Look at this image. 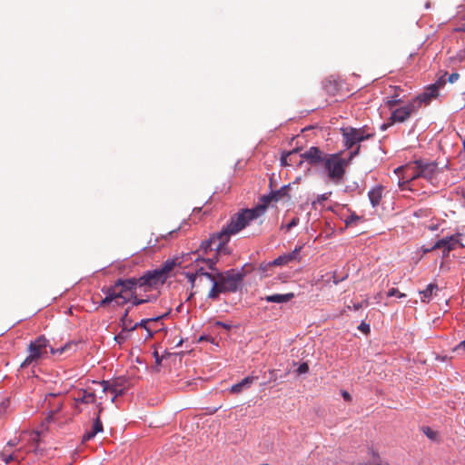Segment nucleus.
<instances>
[{"label": "nucleus", "mask_w": 465, "mask_h": 465, "mask_svg": "<svg viewBox=\"0 0 465 465\" xmlns=\"http://www.w3.org/2000/svg\"><path fill=\"white\" fill-rule=\"evenodd\" d=\"M96 396L94 391L90 390H78L74 400L76 403H94L95 401Z\"/></svg>", "instance_id": "nucleus-18"}, {"label": "nucleus", "mask_w": 465, "mask_h": 465, "mask_svg": "<svg viewBox=\"0 0 465 465\" xmlns=\"http://www.w3.org/2000/svg\"><path fill=\"white\" fill-rule=\"evenodd\" d=\"M342 396H343L344 400H346V401H350L351 399V395L347 391H344L342 393Z\"/></svg>", "instance_id": "nucleus-47"}, {"label": "nucleus", "mask_w": 465, "mask_h": 465, "mask_svg": "<svg viewBox=\"0 0 465 465\" xmlns=\"http://www.w3.org/2000/svg\"><path fill=\"white\" fill-rule=\"evenodd\" d=\"M356 220H359V217L358 216H355V215H351L347 221H346V224L347 225H350L352 222L356 221Z\"/></svg>", "instance_id": "nucleus-42"}, {"label": "nucleus", "mask_w": 465, "mask_h": 465, "mask_svg": "<svg viewBox=\"0 0 465 465\" xmlns=\"http://www.w3.org/2000/svg\"><path fill=\"white\" fill-rule=\"evenodd\" d=\"M460 237V234H453L451 236L440 239L435 242L431 250L441 249L443 257H447L450 251L456 249L459 246L463 247Z\"/></svg>", "instance_id": "nucleus-11"}, {"label": "nucleus", "mask_w": 465, "mask_h": 465, "mask_svg": "<svg viewBox=\"0 0 465 465\" xmlns=\"http://www.w3.org/2000/svg\"><path fill=\"white\" fill-rule=\"evenodd\" d=\"M30 440L32 443L38 445L40 442V433L38 431H33L31 433Z\"/></svg>", "instance_id": "nucleus-33"}, {"label": "nucleus", "mask_w": 465, "mask_h": 465, "mask_svg": "<svg viewBox=\"0 0 465 465\" xmlns=\"http://www.w3.org/2000/svg\"><path fill=\"white\" fill-rule=\"evenodd\" d=\"M297 152H298V150L294 149V150L290 151V152L286 153L285 154H283L281 158L282 165H283V166L292 165V163H291L292 156L293 154H295Z\"/></svg>", "instance_id": "nucleus-28"}, {"label": "nucleus", "mask_w": 465, "mask_h": 465, "mask_svg": "<svg viewBox=\"0 0 465 465\" xmlns=\"http://www.w3.org/2000/svg\"><path fill=\"white\" fill-rule=\"evenodd\" d=\"M129 311L128 309L125 311L124 314L122 317V327L123 331H131L137 328V325L132 324V320L128 317Z\"/></svg>", "instance_id": "nucleus-26"}, {"label": "nucleus", "mask_w": 465, "mask_h": 465, "mask_svg": "<svg viewBox=\"0 0 465 465\" xmlns=\"http://www.w3.org/2000/svg\"><path fill=\"white\" fill-rule=\"evenodd\" d=\"M163 317V316H159L151 319H143L140 322H136L134 325H137V328L142 327L145 329L146 331L148 332V338H152L153 336V333L160 330V328L157 329V327L153 325H157Z\"/></svg>", "instance_id": "nucleus-17"}, {"label": "nucleus", "mask_w": 465, "mask_h": 465, "mask_svg": "<svg viewBox=\"0 0 465 465\" xmlns=\"http://www.w3.org/2000/svg\"><path fill=\"white\" fill-rule=\"evenodd\" d=\"M255 380L256 378L253 376L245 377L240 382L233 384L230 388V392L234 394L241 393L244 389L249 388Z\"/></svg>", "instance_id": "nucleus-19"}, {"label": "nucleus", "mask_w": 465, "mask_h": 465, "mask_svg": "<svg viewBox=\"0 0 465 465\" xmlns=\"http://www.w3.org/2000/svg\"><path fill=\"white\" fill-rule=\"evenodd\" d=\"M176 266L174 260H167L159 268L146 272L140 278H136V284L143 292H149L162 286L167 280L169 273Z\"/></svg>", "instance_id": "nucleus-7"}, {"label": "nucleus", "mask_w": 465, "mask_h": 465, "mask_svg": "<svg viewBox=\"0 0 465 465\" xmlns=\"http://www.w3.org/2000/svg\"><path fill=\"white\" fill-rule=\"evenodd\" d=\"M341 134L343 138L344 146L351 149L359 143L373 136L372 134L366 132L365 128H353L351 126L341 128Z\"/></svg>", "instance_id": "nucleus-9"}, {"label": "nucleus", "mask_w": 465, "mask_h": 465, "mask_svg": "<svg viewBox=\"0 0 465 465\" xmlns=\"http://www.w3.org/2000/svg\"><path fill=\"white\" fill-rule=\"evenodd\" d=\"M330 194H331V193H324V194L321 195L320 200H322V201H325V200H327V199L329 198V195H330Z\"/></svg>", "instance_id": "nucleus-48"}, {"label": "nucleus", "mask_w": 465, "mask_h": 465, "mask_svg": "<svg viewBox=\"0 0 465 465\" xmlns=\"http://www.w3.org/2000/svg\"><path fill=\"white\" fill-rule=\"evenodd\" d=\"M153 357H154V359H155V363H156L157 365H160V364H161V362H162V357L159 355L158 351H155L153 352Z\"/></svg>", "instance_id": "nucleus-41"}, {"label": "nucleus", "mask_w": 465, "mask_h": 465, "mask_svg": "<svg viewBox=\"0 0 465 465\" xmlns=\"http://www.w3.org/2000/svg\"><path fill=\"white\" fill-rule=\"evenodd\" d=\"M393 296H397L398 298H403L406 296V294L403 292H401L396 288H391V290L388 291L387 297H393Z\"/></svg>", "instance_id": "nucleus-31"}, {"label": "nucleus", "mask_w": 465, "mask_h": 465, "mask_svg": "<svg viewBox=\"0 0 465 465\" xmlns=\"http://www.w3.org/2000/svg\"><path fill=\"white\" fill-rule=\"evenodd\" d=\"M195 262L198 263L200 262H203L207 264L208 268L211 269V270H214L213 266L215 264V262H213L212 259H208V260H204V259H199V258H196L195 259Z\"/></svg>", "instance_id": "nucleus-34"}, {"label": "nucleus", "mask_w": 465, "mask_h": 465, "mask_svg": "<svg viewBox=\"0 0 465 465\" xmlns=\"http://www.w3.org/2000/svg\"><path fill=\"white\" fill-rule=\"evenodd\" d=\"M362 465H380V464H379V461L377 460L376 462H373V463H371V464H367V463H366V464H362Z\"/></svg>", "instance_id": "nucleus-51"}, {"label": "nucleus", "mask_w": 465, "mask_h": 465, "mask_svg": "<svg viewBox=\"0 0 465 465\" xmlns=\"http://www.w3.org/2000/svg\"><path fill=\"white\" fill-rule=\"evenodd\" d=\"M360 146L350 153L349 159H344L341 153H325L319 147L312 146L304 153H301L302 160L308 162L311 165H321L322 173L329 181L334 184H340L343 182L346 168L350 161L359 153Z\"/></svg>", "instance_id": "nucleus-2"}, {"label": "nucleus", "mask_w": 465, "mask_h": 465, "mask_svg": "<svg viewBox=\"0 0 465 465\" xmlns=\"http://www.w3.org/2000/svg\"><path fill=\"white\" fill-rule=\"evenodd\" d=\"M262 465H269V464H262Z\"/></svg>", "instance_id": "nucleus-54"}, {"label": "nucleus", "mask_w": 465, "mask_h": 465, "mask_svg": "<svg viewBox=\"0 0 465 465\" xmlns=\"http://www.w3.org/2000/svg\"><path fill=\"white\" fill-rule=\"evenodd\" d=\"M463 149L465 151V141L463 142Z\"/></svg>", "instance_id": "nucleus-53"}, {"label": "nucleus", "mask_w": 465, "mask_h": 465, "mask_svg": "<svg viewBox=\"0 0 465 465\" xmlns=\"http://www.w3.org/2000/svg\"><path fill=\"white\" fill-rule=\"evenodd\" d=\"M358 329H359L361 332H363V333H365V334L369 333V332H370V331H371V329H370V325H369V324H367V323H365L364 322H362L359 325Z\"/></svg>", "instance_id": "nucleus-37"}, {"label": "nucleus", "mask_w": 465, "mask_h": 465, "mask_svg": "<svg viewBox=\"0 0 465 465\" xmlns=\"http://www.w3.org/2000/svg\"><path fill=\"white\" fill-rule=\"evenodd\" d=\"M274 202L272 193L263 195L261 202L254 208L242 209L231 217V231L241 232L246 228L252 221L263 215L267 210L268 205Z\"/></svg>", "instance_id": "nucleus-5"}, {"label": "nucleus", "mask_w": 465, "mask_h": 465, "mask_svg": "<svg viewBox=\"0 0 465 465\" xmlns=\"http://www.w3.org/2000/svg\"><path fill=\"white\" fill-rule=\"evenodd\" d=\"M274 202L272 193L263 195L261 202L254 208L242 209L231 217V231L241 232L246 228L252 221L263 215L267 210L268 205Z\"/></svg>", "instance_id": "nucleus-4"}, {"label": "nucleus", "mask_w": 465, "mask_h": 465, "mask_svg": "<svg viewBox=\"0 0 465 465\" xmlns=\"http://www.w3.org/2000/svg\"><path fill=\"white\" fill-rule=\"evenodd\" d=\"M437 290V284L430 283L425 290L420 292V294H422V302H426L427 300L429 301L432 297L433 292Z\"/></svg>", "instance_id": "nucleus-27"}, {"label": "nucleus", "mask_w": 465, "mask_h": 465, "mask_svg": "<svg viewBox=\"0 0 465 465\" xmlns=\"http://www.w3.org/2000/svg\"><path fill=\"white\" fill-rule=\"evenodd\" d=\"M120 338H121V336H120V335H118L117 337H115V340H118V339H120Z\"/></svg>", "instance_id": "nucleus-52"}, {"label": "nucleus", "mask_w": 465, "mask_h": 465, "mask_svg": "<svg viewBox=\"0 0 465 465\" xmlns=\"http://www.w3.org/2000/svg\"><path fill=\"white\" fill-rule=\"evenodd\" d=\"M420 160H416L405 165L399 166L395 169L394 172L396 174H401V179H404V183H411L418 178H420Z\"/></svg>", "instance_id": "nucleus-10"}, {"label": "nucleus", "mask_w": 465, "mask_h": 465, "mask_svg": "<svg viewBox=\"0 0 465 465\" xmlns=\"http://www.w3.org/2000/svg\"><path fill=\"white\" fill-rule=\"evenodd\" d=\"M75 345V343L67 342L64 346L54 349L50 346L49 341L45 336L41 335L29 343L27 348L28 355L21 363L20 367L26 368L31 365H36L41 360L47 357L48 349H50V352L53 355H61Z\"/></svg>", "instance_id": "nucleus-3"}, {"label": "nucleus", "mask_w": 465, "mask_h": 465, "mask_svg": "<svg viewBox=\"0 0 465 465\" xmlns=\"http://www.w3.org/2000/svg\"><path fill=\"white\" fill-rule=\"evenodd\" d=\"M185 275L192 284V289L205 288L211 284L212 288L207 297L212 300H217L221 293L235 292L243 278L241 272L234 270L210 273L203 267L197 268L195 272H186Z\"/></svg>", "instance_id": "nucleus-1"}, {"label": "nucleus", "mask_w": 465, "mask_h": 465, "mask_svg": "<svg viewBox=\"0 0 465 465\" xmlns=\"http://www.w3.org/2000/svg\"><path fill=\"white\" fill-rule=\"evenodd\" d=\"M422 431L429 439L433 440L437 439V432L431 430L430 427H423Z\"/></svg>", "instance_id": "nucleus-30"}, {"label": "nucleus", "mask_w": 465, "mask_h": 465, "mask_svg": "<svg viewBox=\"0 0 465 465\" xmlns=\"http://www.w3.org/2000/svg\"><path fill=\"white\" fill-rule=\"evenodd\" d=\"M131 295V302L134 306H138L140 304H143L146 302H150L152 301L156 300V296H146L145 298H139L137 295V289H134V292H130Z\"/></svg>", "instance_id": "nucleus-23"}, {"label": "nucleus", "mask_w": 465, "mask_h": 465, "mask_svg": "<svg viewBox=\"0 0 465 465\" xmlns=\"http://www.w3.org/2000/svg\"><path fill=\"white\" fill-rule=\"evenodd\" d=\"M445 76H446V74H444L443 75H441L434 84H432L431 85H434L436 87V89L439 91L440 88L443 87L446 84V79H445Z\"/></svg>", "instance_id": "nucleus-32"}, {"label": "nucleus", "mask_w": 465, "mask_h": 465, "mask_svg": "<svg viewBox=\"0 0 465 465\" xmlns=\"http://www.w3.org/2000/svg\"><path fill=\"white\" fill-rule=\"evenodd\" d=\"M459 349H462L465 351V340L460 341L457 347L455 348V351L459 350Z\"/></svg>", "instance_id": "nucleus-45"}, {"label": "nucleus", "mask_w": 465, "mask_h": 465, "mask_svg": "<svg viewBox=\"0 0 465 465\" xmlns=\"http://www.w3.org/2000/svg\"><path fill=\"white\" fill-rule=\"evenodd\" d=\"M7 445H8V446H11V447H14V446H15V445H16V443H15V441H13V440H9V441L7 442Z\"/></svg>", "instance_id": "nucleus-49"}, {"label": "nucleus", "mask_w": 465, "mask_h": 465, "mask_svg": "<svg viewBox=\"0 0 465 465\" xmlns=\"http://www.w3.org/2000/svg\"><path fill=\"white\" fill-rule=\"evenodd\" d=\"M299 218L297 217H294L292 219V221L286 224L285 228H286V231H290L292 227H295L296 225H298L299 223Z\"/></svg>", "instance_id": "nucleus-36"}, {"label": "nucleus", "mask_w": 465, "mask_h": 465, "mask_svg": "<svg viewBox=\"0 0 465 465\" xmlns=\"http://www.w3.org/2000/svg\"><path fill=\"white\" fill-rule=\"evenodd\" d=\"M460 77V74L458 73H452L450 74L449 78H448V81L451 84H453L454 82H456Z\"/></svg>", "instance_id": "nucleus-40"}, {"label": "nucleus", "mask_w": 465, "mask_h": 465, "mask_svg": "<svg viewBox=\"0 0 465 465\" xmlns=\"http://www.w3.org/2000/svg\"><path fill=\"white\" fill-rule=\"evenodd\" d=\"M289 190H290V186L284 185L280 190L272 192V196L274 198V202H278L284 197H287L288 199H290Z\"/></svg>", "instance_id": "nucleus-25"}, {"label": "nucleus", "mask_w": 465, "mask_h": 465, "mask_svg": "<svg viewBox=\"0 0 465 465\" xmlns=\"http://www.w3.org/2000/svg\"><path fill=\"white\" fill-rule=\"evenodd\" d=\"M382 190L383 188L381 186H377L369 192L368 196L372 207H376L381 203Z\"/></svg>", "instance_id": "nucleus-20"}, {"label": "nucleus", "mask_w": 465, "mask_h": 465, "mask_svg": "<svg viewBox=\"0 0 465 465\" xmlns=\"http://www.w3.org/2000/svg\"><path fill=\"white\" fill-rule=\"evenodd\" d=\"M439 95V91L436 89L434 85H429L425 91L417 96V98L413 102H417L419 104V108L422 104L425 105L429 104L433 99L437 98Z\"/></svg>", "instance_id": "nucleus-15"}, {"label": "nucleus", "mask_w": 465, "mask_h": 465, "mask_svg": "<svg viewBox=\"0 0 465 465\" xmlns=\"http://www.w3.org/2000/svg\"><path fill=\"white\" fill-rule=\"evenodd\" d=\"M216 325L222 326L223 328H224L226 330H230L231 329V325H229L227 323H224V322H217Z\"/></svg>", "instance_id": "nucleus-43"}, {"label": "nucleus", "mask_w": 465, "mask_h": 465, "mask_svg": "<svg viewBox=\"0 0 465 465\" xmlns=\"http://www.w3.org/2000/svg\"><path fill=\"white\" fill-rule=\"evenodd\" d=\"M308 371H309V365H308V363H306V362H302V363L298 367V369H297V371H297V373H298V374H303V373L308 372Z\"/></svg>", "instance_id": "nucleus-35"}, {"label": "nucleus", "mask_w": 465, "mask_h": 465, "mask_svg": "<svg viewBox=\"0 0 465 465\" xmlns=\"http://www.w3.org/2000/svg\"><path fill=\"white\" fill-rule=\"evenodd\" d=\"M136 278L119 279L114 284L106 290L103 289L106 296L101 301V306H106L112 302H115L118 305H124L131 301L130 292H134V289H139L136 284Z\"/></svg>", "instance_id": "nucleus-6"}, {"label": "nucleus", "mask_w": 465, "mask_h": 465, "mask_svg": "<svg viewBox=\"0 0 465 465\" xmlns=\"http://www.w3.org/2000/svg\"><path fill=\"white\" fill-rule=\"evenodd\" d=\"M323 88L327 94L331 95H335L338 92L339 85L335 80L327 79L323 84Z\"/></svg>", "instance_id": "nucleus-24"}, {"label": "nucleus", "mask_w": 465, "mask_h": 465, "mask_svg": "<svg viewBox=\"0 0 465 465\" xmlns=\"http://www.w3.org/2000/svg\"><path fill=\"white\" fill-rule=\"evenodd\" d=\"M302 246L296 247L292 252L284 253L282 255H280L272 262V265L275 266H281V265H286L292 262H299L300 261V252L302 250Z\"/></svg>", "instance_id": "nucleus-14"}, {"label": "nucleus", "mask_w": 465, "mask_h": 465, "mask_svg": "<svg viewBox=\"0 0 465 465\" xmlns=\"http://www.w3.org/2000/svg\"><path fill=\"white\" fill-rule=\"evenodd\" d=\"M419 110V104L417 102H411L408 104L394 110L391 114V120L393 122L403 123L412 114L417 113Z\"/></svg>", "instance_id": "nucleus-13"}, {"label": "nucleus", "mask_w": 465, "mask_h": 465, "mask_svg": "<svg viewBox=\"0 0 465 465\" xmlns=\"http://www.w3.org/2000/svg\"><path fill=\"white\" fill-rule=\"evenodd\" d=\"M177 230H172L168 232L165 235H163L164 239H168L169 237H172L173 233H175Z\"/></svg>", "instance_id": "nucleus-44"}, {"label": "nucleus", "mask_w": 465, "mask_h": 465, "mask_svg": "<svg viewBox=\"0 0 465 465\" xmlns=\"http://www.w3.org/2000/svg\"><path fill=\"white\" fill-rule=\"evenodd\" d=\"M420 177L426 179L430 183H434V181L440 173V168L438 166V163L436 162L420 160Z\"/></svg>", "instance_id": "nucleus-12"}, {"label": "nucleus", "mask_w": 465, "mask_h": 465, "mask_svg": "<svg viewBox=\"0 0 465 465\" xmlns=\"http://www.w3.org/2000/svg\"><path fill=\"white\" fill-rule=\"evenodd\" d=\"M362 303H363V306H368L369 305L368 300H365L364 302H362Z\"/></svg>", "instance_id": "nucleus-50"}, {"label": "nucleus", "mask_w": 465, "mask_h": 465, "mask_svg": "<svg viewBox=\"0 0 465 465\" xmlns=\"http://www.w3.org/2000/svg\"><path fill=\"white\" fill-rule=\"evenodd\" d=\"M103 391H110L114 394V397L112 399L114 401L115 397L123 394V389L119 388L116 382L111 383L110 381H103Z\"/></svg>", "instance_id": "nucleus-22"}, {"label": "nucleus", "mask_w": 465, "mask_h": 465, "mask_svg": "<svg viewBox=\"0 0 465 465\" xmlns=\"http://www.w3.org/2000/svg\"><path fill=\"white\" fill-rule=\"evenodd\" d=\"M362 307H363V303L362 302H358V303H354L353 304V310H355V311H358V310H360Z\"/></svg>", "instance_id": "nucleus-46"}, {"label": "nucleus", "mask_w": 465, "mask_h": 465, "mask_svg": "<svg viewBox=\"0 0 465 465\" xmlns=\"http://www.w3.org/2000/svg\"><path fill=\"white\" fill-rule=\"evenodd\" d=\"M399 175V186L402 189V190H405V189H410L409 187V184L410 183H404V179H401V174H398Z\"/></svg>", "instance_id": "nucleus-39"}, {"label": "nucleus", "mask_w": 465, "mask_h": 465, "mask_svg": "<svg viewBox=\"0 0 465 465\" xmlns=\"http://www.w3.org/2000/svg\"><path fill=\"white\" fill-rule=\"evenodd\" d=\"M294 297L292 292L285 293V294H272L268 295L264 298V300L268 302H276V303H283L288 302Z\"/></svg>", "instance_id": "nucleus-21"}, {"label": "nucleus", "mask_w": 465, "mask_h": 465, "mask_svg": "<svg viewBox=\"0 0 465 465\" xmlns=\"http://www.w3.org/2000/svg\"><path fill=\"white\" fill-rule=\"evenodd\" d=\"M101 412H102V408L99 409L97 417L94 420L91 430H87L83 435V439H82L83 442H86V441L94 439L96 436V434H98L99 432H102L104 430V426L100 420Z\"/></svg>", "instance_id": "nucleus-16"}, {"label": "nucleus", "mask_w": 465, "mask_h": 465, "mask_svg": "<svg viewBox=\"0 0 465 465\" xmlns=\"http://www.w3.org/2000/svg\"><path fill=\"white\" fill-rule=\"evenodd\" d=\"M393 88L395 90V94H394V95H392L391 99L390 101H388V104L390 107H393L396 104H398L399 103H401V99L398 98L399 94L397 93L398 91L401 90V88L397 87V86H394Z\"/></svg>", "instance_id": "nucleus-29"}, {"label": "nucleus", "mask_w": 465, "mask_h": 465, "mask_svg": "<svg viewBox=\"0 0 465 465\" xmlns=\"http://www.w3.org/2000/svg\"><path fill=\"white\" fill-rule=\"evenodd\" d=\"M0 457L1 459L6 463H10L12 460H15V457L13 455V454H10L8 456H5V454L3 453H0Z\"/></svg>", "instance_id": "nucleus-38"}, {"label": "nucleus", "mask_w": 465, "mask_h": 465, "mask_svg": "<svg viewBox=\"0 0 465 465\" xmlns=\"http://www.w3.org/2000/svg\"><path fill=\"white\" fill-rule=\"evenodd\" d=\"M239 232L231 231V220L226 226L223 227L222 230L211 236L209 240L203 241L200 245V250L203 252H207L208 250H220L229 241L231 236L237 234Z\"/></svg>", "instance_id": "nucleus-8"}]
</instances>
